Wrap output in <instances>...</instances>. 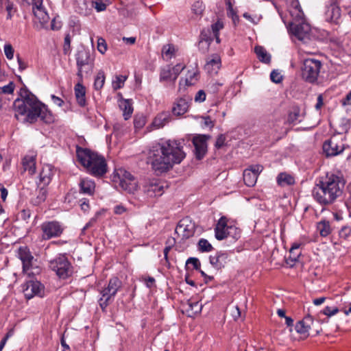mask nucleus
Masks as SVG:
<instances>
[{
  "mask_svg": "<svg viewBox=\"0 0 351 351\" xmlns=\"http://www.w3.org/2000/svg\"><path fill=\"white\" fill-rule=\"evenodd\" d=\"M351 233V228L348 226H343L339 231V235L341 237L347 239Z\"/></svg>",
  "mask_w": 351,
  "mask_h": 351,
  "instance_id": "57",
  "label": "nucleus"
},
{
  "mask_svg": "<svg viewBox=\"0 0 351 351\" xmlns=\"http://www.w3.org/2000/svg\"><path fill=\"white\" fill-rule=\"evenodd\" d=\"M15 117L19 119L20 115H25V121L33 123L40 118L46 123L55 121V116L49 110L47 106L39 101L32 94H28L23 99H16L14 102Z\"/></svg>",
  "mask_w": 351,
  "mask_h": 351,
  "instance_id": "3",
  "label": "nucleus"
},
{
  "mask_svg": "<svg viewBox=\"0 0 351 351\" xmlns=\"http://www.w3.org/2000/svg\"><path fill=\"white\" fill-rule=\"evenodd\" d=\"M36 155L33 153L26 155L23 158V168L28 171L30 175H34L36 172Z\"/></svg>",
  "mask_w": 351,
  "mask_h": 351,
  "instance_id": "29",
  "label": "nucleus"
},
{
  "mask_svg": "<svg viewBox=\"0 0 351 351\" xmlns=\"http://www.w3.org/2000/svg\"><path fill=\"white\" fill-rule=\"evenodd\" d=\"M277 182L281 186L291 185L294 183V179L289 174L280 173L277 178Z\"/></svg>",
  "mask_w": 351,
  "mask_h": 351,
  "instance_id": "39",
  "label": "nucleus"
},
{
  "mask_svg": "<svg viewBox=\"0 0 351 351\" xmlns=\"http://www.w3.org/2000/svg\"><path fill=\"white\" fill-rule=\"evenodd\" d=\"M79 186L82 193L91 195L95 191V184L90 179L81 178Z\"/></svg>",
  "mask_w": 351,
  "mask_h": 351,
  "instance_id": "31",
  "label": "nucleus"
},
{
  "mask_svg": "<svg viewBox=\"0 0 351 351\" xmlns=\"http://www.w3.org/2000/svg\"><path fill=\"white\" fill-rule=\"evenodd\" d=\"M100 215V213H97L95 217L90 219V220L86 224V226L83 228V231H84L86 229L88 228L89 227L92 226L94 223H96L97 220V217Z\"/></svg>",
  "mask_w": 351,
  "mask_h": 351,
  "instance_id": "61",
  "label": "nucleus"
},
{
  "mask_svg": "<svg viewBox=\"0 0 351 351\" xmlns=\"http://www.w3.org/2000/svg\"><path fill=\"white\" fill-rule=\"evenodd\" d=\"M75 95L77 104L80 106L86 105V88L82 85V79L79 78V81L74 87Z\"/></svg>",
  "mask_w": 351,
  "mask_h": 351,
  "instance_id": "28",
  "label": "nucleus"
},
{
  "mask_svg": "<svg viewBox=\"0 0 351 351\" xmlns=\"http://www.w3.org/2000/svg\"><path fill=\"white\" fill-rule=\"evenodd\" d=\"M263 169V166L254 165L250 166L243 171V181L247 186H253L257 181L260 173Z\"/></svg>",
  "mask_w": 351,
  "mask_h": 351,
  "instance_id": "19",
  "label": "nucleus"
},
{
  "mask_svg": "<svg viewBox=\"0 0 351 351\" xmlns=\"http://www.w3.org/2000/svg\"><path fill=\"white\" fill-rule=\"evenodd\" d=\"M46 197H47V190L43 186V187H41L38 190L36 198L33 199L32 200V202L34 205H38V204H41L42 202H43L46 199Z\"/></svg>",
  "mask_w": 351,
  "mask_h": 351,
  "instance_id": "42",
  "label": "nucleus"
},
{
  "mask_svg": "<svg viewBox=\"0 0 351 351\" xmlns=\"http://www.w3.org/2000/svg\"><path fill=\"white\" fill-rule=\"evenodd\" d=\"M198 247L201 252H210L213 250L212 245L205 239H199Z\"/></svg>",
  "mask_w": 351,
  "mask_h": 351,
  "instance_id": "43",
  "label": "nucleus"
},
{
  "mask_svg": "<svg viewBox=\"0 0 351 351\" xmlns=\"http://www.w3.org/2000/svg\"><path fill=\"white\" fill-rule=\"evenodd\" d=\"M97 50L101 53L104 54L107 51L108 47L106 40L103 38L97 39Z\"/></svg>",
  "mask_w": 351,
  "mask_h": 351,
  "instance_id": "47",
  "label": "nucleus"
},
{
  "mask_svg": "<svg viewBox=\"0 0 351 351\" xmlns=\"http://www.w3.org/2000/svg\"><path fill=\"white\" fill-rule=\"evenodd\" d=\"M343 106H351V91L346 95V97L342 100Z\"/></svg>",
  "mask_w": 351,
  "mask_h": 351,
  "instance_id": "64",
  "label": "nucleus"
},
{
  "mask_svg": "<svg viewBox=\"0 0 351 351\" xmlns=\"http://www.w3.org/2000/svg\"><path fill=\"white\" fill-rule=\"evenodd\" d=\"M105 73L103 71H99L95 79L94 82V87L96 90H100L104 86L105 83Z\"/></svg>",
  "mask_w": 351,
  "mask_h": 351,
  "instance_id": "41",
  "label": "nucleus"
},
{
  "mask_svg": "<svg viewBox=\"0 0 351 351\" xmlns=\"http://www.w3.org/2000/svg\"><path fill=\"white\" fill-rule=\"evenodd\" d=\"M223 23L221 20H218L217 22L211 25V30L215 34H219V31L223 28Z\"/></svg>",
  "mask_w": 351,
  "mask_h": 351,
  "instance_id": "48",
  "label": "nucleus"
},
{
  "mask_svg": "<svg viewBox=\"0 0 351 351\" xmlns=\"http://www.w3.org/2000/svg\"><path fill=\"white\" fill-rule=\"evenodd\" d=\"M90 6L91 9L94 8L98 12L104 11L106 9V4L99 0H91Z\"/></svg>",
  "mask_w": 351,
  "mask_h": 351,
  "instance_id": "45",
  "label": "nucleus"
},
{
  "mask_svg": "<svg viewBox=\"0 0 351 351\" xmlns=\"http://www.w3.org/2000/svg\"><path fill=\"white\" fill-rule=\"evenodd\" d=\"M204 9V6L203 5V3L202 1H197L194 2V3L192 5L191 10L193 12L198 16H200L202 14L203 11Z\"/></svg>",
  "mask_w": 351,
  "mask_h": 351,
  "instance_id": "46",
  "label": "nucleus"
},
{
  "mask_svg": "<svg viewBox=\"0 0 351 351\" xmlns=\"http://www.w3.org/2000/svg\"><path fill=\"white\" fill-rule=\"evenodd\" d=\"M339 309L335 306H326L323 310V313L328 317H331L337 313Z\"/></svg>",
  "mask_w": 351,
  "mask_h": 351,
  "instance_id": "51",
  "label": "nucleus"
},
{
  "mask_svg": "<svg viewBox=\"0 0 351 351\" xmlns=\"http://www.w3.org/2000/svg\"><path fill=\"white\" fill-rule=\"evenodd\" d=\"M186 265H192L193 267L195 269H199L200 267V262L198 258H189L186 261Z\"/></svg>",
  "mask_w": 351,
  "mask_h": 351,
  "instance_id": "54",
  "label": "nucleus"
},
{
  "mask_svg": "<svg viewBox=\"0 0 351 351\" xmlns=\"http://www.w3.org/2000/svg\"><path fill=\"white\" fill-rule=\"evenodd\" d=\"M75 11L83 16H88L90 14V2H88L86 0H77L76 1Z\"/></svg>",
  "mask_w": 351,
  "mask_h": 351,
  "instance_id": "33",
  "label": "nucleus"
},
{
  "mask_svg": "<svg viewBox=\"0 0 351 351\" xmlns=\"http://www.w3.org/2000/svg\"><path fill=\"white\" fill-rule=\"evenodd\" d=\"M142 280L148 288H151L154 285L155 279L153 277H143Z\"/></svg>",
  "mask_w": 351,
  "mask_h": 351,
  "instance_id": "59",
  "label": "nucleus"
},
{
  "mask_svg": "<svg viewBox=\"0 0 351 351\" xmlns=\"http://www.w3.org/2000/svg\"><path fill=\"white\" fill-rule=\"evenodd\" d=\"M254 51L258 58V60L264 63H269L271 61V56L265 49L261 46H256Z\"/></svg>",
  "mask_w": 351,
  "mask_h": 351,
  "instance_id": "37",
  "label": "nucleus"
},
{
  "mask_svg": "<svg viewBox=\"0 0 351 351\" xmlns=\"http://www.w3.org/2000/svg\"><path fill=\"white\" fill-rule=\"evenodd\" d=\"M127 77L124 75H117L116 76V78L112 82V88L114 90H117L123 87L125 81L126 80Z\"/></svg>",
  "mask_w": 351,
  "mask_h": 351,
  "instance_id": "44",
  "label": "nucleus"
},
{
  "mask_svg": "<svg viewBox=\"0 0 351 351\" xmlns=\"http://www.w3.org/2000/svg\"><path fill=\"white\" fill-rule=\"evenodd\" d=\"M14 49L10 44H5L4 46V53L8 60H12L14 58Z\"/></svg>",
  "mask_w": 351,
  "mask_h": 351,
  "instance_id": "50",
  "label": "nucleus"
},
{
  "mask_svg": "<svg viewBox=\"0 0 351 351\" xmlns=\"http://www.w3.org/2000/svg\"><path fill=\"white\" fill-rule=\"evenodd\" d=\"M221 66V58L217 54H213L207 60L206 69L213 73H217Z\"/></svg>",
  "mask_w": 351,
  "mask_h": 351,
  "instance_id": "30",
  "label": "nucleus"
},
{
  "mask_svg": "<svg viewBox=\"0 0 351 351\" xmlns=\"http://www.w3.org/2000/svg\"><path fill=\"white\" fill-rule=\"evenodd\" d=\"M49 267L60 278L65 279L73 274V267L64 255H59L51 260Z\"/></svg>",
  "mask_w": 351,
  "mask_h": 351,
  "instance_id": "8",
  "label": "nucleus"
},
{
  "mask_svg": "<svg viewBox=\"0 0 351 351\" xmlns=\"http://www.w3.org/2000/svg\"><path fill=\"white\" fill-rule=\"evenodd\" d=\"M337 0H330L326 5L324 16L326 21L339 25L341 23V10L337 3Z\"/></svg>",
  "mask_w": 351,
  "mask_h": 351,
  "instance_id": "16",
  "label": "nucleus"
},
{
  "mask_svg": "<svg viewBox=\"0 0 351 351\" xmlns=\"http://www.w3.org/2000/svg\"><path fill=\"white\" fill-rule=\"evenodd\" d=\"M76 63L77 67V75L82 79L84 73L90 75L94 67V58L91 56L89 50L84 48L80 49L76 54Z\"/></svg>",
  "mask_w": 351,
  "mask_h": 351,
  "instance_id": "6",
  "label": "nucleus"
},
{
  "mask_svg": "<svg viewBox=\"0 0 351 351\" xmlns=\"http://www.w3.org/2000/svg\"><path fill=\"white\" fill-rule=\"evenodd\" d=\"M127 212V208L123 205H116L114 207V213L117 215H122Z\"/></svg>",
  "mask_w": 351,
  "mask_h": 351,
  "instance_id": "60",
  "label": "nucleus"
},
{
  "mask_svg": "<svg viewBox=\"0 0 351 351\" xmlns=\"http://www.w3.org/2000/svg\"><path fill=\"white\" fill-rule=\"evenodd\" d=\"M121 285V282L119 279L113 277L109 280L108 287L101 291L100 306L102 308L108 306L109 300L116 295Z\"/></svg>",
  "mask_w": 351,
  "mask_h": 351,
  "instance_id": "14",
  "label": "nucleus"
},
{
  "mask_svg": "<svg viewBox=\"0 0 351 351\" xmlns=\"http://www.w3.org/2000/svg\"><path fill=\"white\" fill-rule=\"evenodd\" d=\"M53 174L52 166L45 165L39 174V184H43V186H47L51 182Z\"/></svg>",
  "mask_w": 351,
  "mask_h": 351,
  "instance_id": "24",
  "label": "nucleus"
},
{
  "mask_svg": "<svg viewBox=\"0 0 351 351\" xmlns=\"http://www.w3.org/2000/svg\"><path fill=\"white\" fill-rule=\"evenodd\" d=\"M119 107L123 111L124 119L128 120L130 119L133 112V107L131 100L121 99L119 102Z\"/></svg>",
  "mask_w": 351,
  "mask_h": 351,
  "instance_id": "35",
  "label": "nucleus"
},
{
  "mask_svg": "<svg viewBox=\"0 0 351 351\" xmlns=\"http://www.w3.org/2000/svg\"><path fill=\"white\" fill-rule=\"evenodd\" d=\"M170 121V114L168 112H163L158 114L152 122V125L156 129L165 126Z\"/></svg>",
  "mask_w": 351,
  "mask_h": 351,
  "instance_id": "32",
  "label": "nucleus"
},
{
  "mask_svg": "<svg viewBox=\"0 0 351 351\" xmlns=\"http://www.w3.org/2000/svg\"><path fill=\"white\" fill-rule=\"evenodd\" d=\"M19 257L23 263V273L31 276L39 274L40 268L35 265V260L27 247L19 249Z\"/></svg>",
  "mask_w": 351,
  "mask_h": 351,
  "instance_id": "11",
  "label": "nucleus"
},
{
  "mask_svg": "<svg viewBox=\"0 0 351 351\" xmlns=\"http://www.w3.org/2000/svg\"><path fill=\"white\" fill-rule=\"evenodd\" d=\"M144 192L150 197L160 196L164 192V187L157 180H150L144 186Z\"/></svg>",
  "mask_w": 351,
  "mask_h": 351,
  "instance_id": "22",
  "label": "nucleus"
},
{
  "mask_svg": "<svg viewBox=\"0 0 351 351\" xmlns=\"http://www.w3.org/2000/svg\"><path fill=\"white\" fill-rule=\"evenodd\" d=\"M199 80V70L196 66L189 69L184 77H182L179 82L180 89L182 86H190L195 84Z\"/></svg>",
  "mask_w": 351,
  "mask_h": 351,
  "instance_id": "21",
  "label": "nucleus"
},
{
  "mask_svg": "<svg viewBox=\"0 0 351 351\" xmlns=\"http://www.w3.org/2000/svg\"><path fill=\"white\" fill-rule=\"evenodd\" d=\"M190 99L181 97L178 99L172 108V112L174 115L180 116L186 113L189 108Z\"/></svg>",
  "mask_w": 351,
  "mask_h": 351,
  "instance_id": "23",
  "label": "nucleus"
},
{
  "mask_svg": "<svg viewBox=\"0 0 351 351\" xmlns=\"http://www.w3.org/2000/svg\"><path fill=\"white\" fill-rule=\"evenodd\" d=\"M184 67L181 64H177L173 66L170 65L163 66L160 73V81H176Z\"/></svg>",
  "mask_w": 351,
  "mask_h": 351,
  "instance_id": "17",
  "label": "nucleus"
},
{
  "mask_svg": "<svg viewBox=\"0 0 351 351\" xmlns=\"http://www.w3.org/2000/svg\"><path fill=\"white\" fill-rule=\"evenodd\" d=\"M114 180L119 182L121 188L129 193H133L137 190V182L134 177L124 169L117 170Z\"/></svg>",
  "mask_w": 351,
  "mask_h": 351,
  "instance_id": "10",
  "label": "nucleus"
},
{
  "mask_svg": "<svg viewBox=\"0 0 351 351\" xmlns=\"http://www.w3.org/2000/svg\"><path fill=\"white\" fill-rule=\"evenodd\" d=\"M176 231L182 232L183 237L188 238L193 235L194 226L190 223L189 219H182L179 222Z\"/></svg>",
  "mask_w": 351,
  "mask_h": 351,
  "instance_id": "27",
  "label": "nucleus"
},
{
  "mask_svg": "<svg viewBox=\"0 0 351 351\" xmlns=\"http://www.w3.org/2000/svg\"><path fill=\"white\" fill-rule=\"evenodd\" d=\"M289 13L293 19L289 27L291 33L300 40L308 39L311 33V27L310 25L304 20V13L298 1L295 0L293 1L292 7L289 10Z\"/></svg>",
  "mask_w": 351,
  "mask_h": 351,
  "instance_id": "5",
  "label": "nucleus"
},
{
  "mask_svg": "<svg viewBox=\"0 0 351 351\" xmlns=\"http://www.w3.org/2000/svg\"><path fill=\"white\" fill-rule=\"evenodd\" d=\"M271 80L275 83H280L282 81V76L276 71H273L270 74Z\"/></svg>",
  "mask_w": 351,
  "mask_h": 351,
  "instance_id": "55",
  "label": "nucleus"
},
{
  "mask_svg": "<svg viewBox=\"0 0 351 351\" xmlns=\"http://www.w3.org/2000/svg\"><path fill=\"white\" fill-rule=\"evenodd\" d=\"M206 99V93L203 90H199L195 95L194 100L195 102H203Z\"/></svg>",
  "mask_w": 351,
  "mask_h": 351,
  "instance_id": "56",
  "label": "nucleus"
},
{
  "mask_svg": "<svg viewBox=\"0 0 351 351\" xmlns=\"http://www.w3.org/2000/svg\"><path fill=\"white\" fill-rule=\"evenodd\" d=\"M345 186L343 178L334 173L319 178L312 190L313 199L321 206L332 204L341 197Z\"/></svg>",
  "mask_w": 351,
  "mask_h": 351,
  "instance_id": "2",
  "label": "nucleus"
},
{
  "mask_svg": "<svg viewBox=\"0 0 351 351\" xmlns=\"http://www.w3.org/2000/svg\"><path fill=\"white\" fill-rule=\"evenodd\" d=\"M317 230L323 237L328 236L332 230L330 222L326 219L321 220L317 223Z\"/></svg>",
  "mask_w": 351,
  "mask_h": 351,
  "instance_id": "36",
  "label": "nucleus"
},
{
  "mask_svg": "<svg viewBox=\"0 0 351 351\" xmlns=\"http://www.w3.org/2000/svg\"><path fill=\"white\" fill-rule=\"evenodd\" d=\"M226 217H221L215 228V237L217 240H223L227 237H232L237 240L240 237V231L233 226H228Z\"/></svg>",
  "mask_w": 351,
  "mask_h": 351,
  "instance_id": "9",
  "label": "nucleus"
},
{
  "mask_svg": "<svg viewBox=\"0 0 351 351\" xmlns=\"http://www.w3.org/2000/svg\"><path fill=\"white\" fill-rule=\"evenodd\" d=\"M23 292L26 299L30 300L35 296L43 298L45 294V286L38 280H29L22 285Z\"/></svg>",
  "mask_w": 351,
  "mask_h": 351,
  "instance_id": "13",
  "label": "nucleus"
},
{
  "mask_svg": "<svg viewBox=\"0 0 351 351\" xmlns=\"http://www.w3.org/2000/svg\"><path fill=\"white\" fill-rule=\"evenodd\" d=\"M313 322L311 317L308 316L304 319L299 321L295 327L296 332L300 334L303 337H307L309 335L311 324Z\"/></svg>",
  "mask_w": 351,
  "mask_h": 351,
  "instance_id": "26",
  "label": "nucleus"
},
{
  "mask_svg": "<svg viewBox=\"0 0 351 351\" xmlns=\"http://www.w3.org/2000/svg\"><path fill=\"white\" fill-rule=\"evenodd\" d=\"M134 124L136 128L140 129L145 124V118L143 116L135 117Z\"/></svg>",
  "mask_w": 351,
  "mask_h": 351,
  "instance_id": "53",
  "label": "nucleus"
},
{
  "mask_svg": "<svg viewBox=\"0 0 351 351\" xmlns=\"http://www.w3.org/2000/svg\"><path fill=\"white\" fill-rule=\"evenodd\" d=\"M189 304L191 310L194 311L195 313L200 312L202 309V304H199L198 302H190Z\"/></svg>",
  "mask_w": 351,
  "mask_h": 351,
  "instance_id": "58",
  "label": "nucleus"
},
{
  "mask_svg": "<svg viewBox=\"0 0 351 351\" xmlns=\"http://www.w3.org/2000/svg\"><path fill=\"white\" fill-rule=\"evenodd\" d=\"M207 139L206 135H198L193 138L195 156L199 160L202 159L207 152Z\"/></svg>",
  "mask_w": 351,
  "mask_h": 351,
  "instance_id": "20",
  "label": "nucleus"
},
{
  "mask_svg": "<svg viewBox=\"0 0 351 351\" xmlns=\"http://www.w3.org/2000/svg\"><path fill=\"white\" fill-rule=\"evenodd\" d=\"M300 255V252L294 251L293 254H291L289 252V256L287 258V263L290 264L291 265H293L298 261V258H299Z\"/></svg>",
  "mask_w": 351,
  "mask_h": 351,
  "instance_id": "52",
  "label": "nucleus"
},
{
  "mask_svg": "<svg viewBox=\"0 0 351 351\" xmlns=\"http://www.w3.org/2000/svg\"><path fill=\"white\" fill-rule=\"evenodd\" d=\"M27 3L32 5L34 15L41 25H44L49 22V16L45 8L43 5V0H33Z\"/></svg>",
  "mask_w": 351,
  "mask_h": 351,
  "instance_id": "18",
  "label": "nucleus"
},
{
  "mask_svg": "<svg viewBox=\"0 0 351 351\" xmlns=\"http://www.w3.org/2000/svg\"><path fill=\"white\" fill-rule=\"evenodd\" d=\"M42 239L49 240L53 237H60L63 232L62 226L56 221H45L40 225Z\"/></svg>",
  "mask_w": 351,
  "mask_h": 351,
  "instance_id": "15",
  "label": "nucleus"
},
{
  "mask_svg": "<svg viewBox=\"0 0 351 351\" xmlns=\"http://www.w3.org/2000/svg\"><path fill=\"white\" fill-rule=\"evenodd\" d=\"M16 58L19 64V69L21 71L25 70L27 67V64L20 58L19 55H17Z\"/></svg>",
  "mask_w": 351,
  "mask_h": 351,
  "instance_id": "63",
  "label": "nucleus"
},
{
  "mask_svg": "<svg viewBox=\"0 0 351 351\" xmlns=\"http://www.w3.org/2000/svg\"><path fill=\"white\" fill-rule=\"evenodd\" d=\"M176 48L171 44L165 45L162 49V53L167 59H171L176 53Z\"/></svg>",
  "mask_w": 351,
  "mask_h": 351,
  "instance_id": "40",
  "label": "nucleus"
},
{
  "mask_svg": "<svg viewBox=\"0 0 351 351\" xmlns=\"http://www.w3.org/2000/svg\"><path fill=\"white\" fill-rule=\"evenodd\" d=\"M323 149L328 157L336 156L341 154L345 149L343 137L339 135L332 136L324 143Z\"/></svg>",
  "mask_w": 351,
  "mask_h": 351,
  "instance_id": "12",
  "label": "nucleus"
},
{
  "mask_svg": "<svg viewBox=\"0 0 351 351\" xmlns=\"http://www.w3.org/2000/svg\"><path fill=\"white\" fill-rule=\"evenodd\" d=\"M228 258V256L227 253L217 252L214 255L210 256L209 261L214 268L220 269L227 263Z\"/></svg>",
  "mask_w": 351,
  "mask_h": 351,
  "instance_id": "25",
  "label": "nucleus"
},
{
  "mask_svg": "<svg viewBox=\"0 0 351 351\" xmlns=\"http://www.w3.org/2000/svg\"><path fill=\"white\" fill-rule=\"evenodd\" d=\"M77 156L79 162L86 171L96 177L103 176L107 172V164L104 158L88 149L78 148Z\"/></svg>",
  "mask_w": 351,
  "mask_h": 351,
  "instance_id": "4",
  "label": "nucleus"
},
{
  "mask_svg": "<svg viewBox=\"0 0 351 351\" xmlns=\"http://www.w3.org/2000/svg\"><path fill=\"white\" fill-rule=\"evenodd\" d=\"M182 143L175 140L162 141L150 148L147 162L157 174L167 172L174 165L180 164L185 158Z\"/></svg>",
  "mask_w": 351,
  "mask_h": 351,
  "instance_id": "1",
  "label": "nucleus"
},
{
  "mask_svg": "<svg viewBox=\"0 0 351 351\" xmlns=\"http://www.w3.org/2000/svg\"><path fill=\"white\" fill-rule=\"evenodd\" d=\"M302 118L303 112L298 107L295 106L291 110L288 116V121L290 123H297L300 122Z\"/></svg>",
  "mask_w": 351,
  "mask_h": 351,
  "instance_id": "38",
  "label": "nucleus"
},
{
  "mask_svg": "<svg viewBox=\"0 0 351 351\" xmlns=\"http://www.w3.org/2000/svg\"><path fill=\"white\" fill-rule=\"evenodd\" d=\"M322 66L321 61L317 59L314 58L304 59L302 68V77L308 82H315L319 77Z\"/></svg>",
  "mask_w": 351,
  "mask_h": 351,
  "instance_id": "7",
  "label": "nucleus"
},
{
  "mask_svg": "<svg viewBox=\"0 0 351 351\" xmlns=\"http://www.w3.org/2000/svg\"><path fill=\"white\" fill-rule=\"evenodd\" d=\"M225 141H226L225 136L223 134L219 135L218 136V138H217V141L215 143L216 147L221 148L224 145Z\"/></svg>",
  "mask_w": 351,
  "mask_h": 351,
  "instance_id": "62",
  "label": "nucleus"
},
{
  "mask_svg": "<svg viewBox=\"0 0 351 351\" xmlns=\"http://www.w3.org/2000/svg\"><path fill=\"white\" fill-rule=\"evenodd\" d=\"M0 9L5 10L7 12L6 19L8 20L11 19L16 12V8L10 0H0Z\"/></svg>",
  "mask_w": 351,
  "mask_h": 351,
  "instance_id": "34",
  "label": "nucleus"
},
{
  "mask_svg": "<svg viewBox=\"0 0 351 351\" xmlns=\"http://www.w3.org/2000/svg\"><path fill=\"white\" fill-rule=\"evenodd\" d=\"M15 88L14 82H10L8 84L0 87V91L4 94H12Z\"/></svg>",
  "mask_w": 351,
  "mask_h": 351,
  "instance_id": "49",
  "label": "nucleus"
}]
</instances>
